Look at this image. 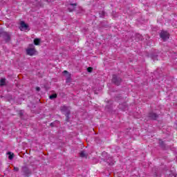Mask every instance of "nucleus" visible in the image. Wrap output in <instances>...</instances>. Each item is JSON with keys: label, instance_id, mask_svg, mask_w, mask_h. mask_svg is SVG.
<instances>
[{"label": "nucleus", "instance_id": "nucleus-1", "mask_svg": "<svg viewBox=\"0 0 177 177\" xmlns=\"http://www.w3.org/2000/svg\"><path fill=\"white\" fill-rule=\"evenodd\" d=\"M26 53L27 55H29V56H34V55H37V53L35 50V47L32 44H30L26 49Z\"/></svg>", "mask_w": 177, "mask_h": 177}, {"label": "nucleus", "instance_id": "nucleus-2", "mask_svg": "<svg viewBox=\"0 0 177 177\" xmlns=\"http://www.w3.org/2000/svg\"><path fill=\"white\" fill-rule=\"evenodd\" d=\"M19 30H21V31H30V26L24 23V21H21Z\"/></svg>", "mask_w": 177, "mask_h": 177}, {"label": "nucleus", "instance_id": "nucleus-3", "mask_svg": "<svg viewBox=\"0 0 177 177\" xmlns=\"http://www.w3.org/2000/svg\"><path fill=\"white\" fill-rule=\"evenodd\" d=\"M160 38L163 39V41H167L169 38V33L167 31H162L160 33Z\"/></svg>", "mask_w": 177, "mask_h": 177}, {"label": "nucleus", "instance_id": "nucleus-4", "mask_svg": "<svg viewBox=\"0 0 177 177\" xmlns=\"http://www.w3.org/2000/svg\"><path fill=\"white\" fill-rule=\"evenodd\" d=\"M112 82L115 84V85H120V84L121 83V78H120L117 75H114L113 76Z\"/></svg>", "mask_w": 177, "mask_h": 177}, {"label": "nucleus", "instance_id": "nucleus-5", "mask_svg": "<svg viewBox=\"0 0 177 177\" xmlns=\"http://www.w3.org/2000/svg\"><path fill=\"white\" fill-rule=\"evenodd\" d=\"M61 111L62 113H66V118H68V115L70 114V110L68 109V107L64 106L61 108Z\"/></svg>", "mask_w": 177, "mask_h": 177}, {"label": "nucleus", "instance_id": "nucleus-6", "mask_svg": "<svg viewBox=\"0 0 177 177\" xmlns=\"http://www.w3.org/2000/svg\"><path fill=\"white\" fill-rule=\"evenodd\" d=\"M75 6H77V4H70L68 6V9L69 12H73L74 9H75Z\"/></svg>", "mask_w": 177, "mask_h": 177}, {"label": "nucleus", "instance_id": "nucleus-7", "mask_svg": "<svg viewBox=\"0 0 177 177\" xmlns=\"http://www.w3.org/2000/svg\"><path fill=\"white\" fill-rule=\"evenodd\" d=\"M149 118H151V120H157V114L154 113H151L149 114Z\"/></svg>", "mask_w": 177, "mask_h": 177}, {"label": "nucleus", "instance_id": "nucleus-8", "mask_svg": "<svg viewBox=\"0 0 177 177\" xmlns=\"http://www.w3.org/2000/svg\"><path fill=\"white\" fill-rule=\"evenodd\" d=\"M6 83V79L2 78L1 80H0V86H3V85H5Z\"/></svg>", "mask_w": 177, "mask_h": 177}, {"label": "nucleus", "instance_id": "nucleus-9", "mask_svg": "<svg viewBox=\"0 0 177 177\" xmlns=\"http://www.w3.org/2000/svg\"><path fill=\"white\" fill-rule=\"evenodd\" d=\"M7 154H8L9 160H13V157H15V154H13V153L8 152Z\"/></svg>", "mask_w": 177, "mask_h": 177}, {"label": "nucleus", "instance_id": "nucleus-10", "mask_svg": "<svg viewBox=\"0 0 177 177\" xmlns=\"http://www.w3.org/2000/svg\"><path fill=\"white\" fill-rule=\"evenodd\" d=\"M40 43H41V39H34L35 45H39Z\"/></svg>", "mask_w": 177, "mask_h": 177}, {"label": "nucleus", "instance_id": "nucleus-11", "mask_svg": "<svg viewBox=\"0 0 177 177\" xmlns=\"http://www.w3.org/2000/svg\"><path fill=\"white\" fill-rule=\"evenodd\" d=\"M59 121H55L50 124L51 127H57L59 125Z\"/></svg>", "mask_w": 177, "mask_h": 177}, {"label": "nucleus", "instance_id": "nucleus-12", "mask_svg": "<svg viewBox=\"0 0 177 177\" xmlns=\"http://www.w3.org/2000/svg\"><path fill=\"white\" fill-rule=\"evenodd\" d=\"M56 97H57V94H53V95H50V97H49L50 99H56Z\"/></svg>", "mask_w": 177, "mask_h": 177}, {"label": "nucleus", "instance_id": "nucleus-13", "mask_svg": "<svg viewBox=\"0 0 177 177\" xmlns=\"http://www.w3.org/2000/svg\"><path fill=\"white\" fill-rule=\"evenodd\" d=\"M80 157H86V153L84 151L80 152Z\"/></svg>", "mask_w": 177, "mask_h": 177}, {"label": "nucleus", "instance_id": "nucleus-14", "mask_svg": "<svg viewBox=\"0 0 177 177\" xmlns=\"http://www.w3.org/2000/svg\"><path fill=\"white\" fill-rule=\"evenodd\" d=\"M6 34V41H9V39H10V36L7 33V32H5Z\"/></svg>", "mask_w": 177, "mask_h": 177}, {"label": "nucleus", "instance_id": "nucleus-15", "mask_svg": "<svg viewBox=\"0 0 177 177\" xmlns=\"http://www.w3.org/2000/svg\"><path fill=\"white\" fill-rule=\"evenodd\" d=\"M87 71H88V73H92V68L91 67H88L87 68Z\"/></svg>", "mask_w": 177, "mask_h": 177}, {"label": "nucleus", "instance_id": "nucleus-16", "mask_svg": "<svg viewBox=\"0 0 177 177\" xmlns=\"http://www.w3.org/2000/svg\"><path fill=\"white\" fill-rule=\"evenodd\" d=\"M14 170L17 171H19V168H17V167H14Z\"/></svg>", "mask_w": 177, "mask_h": 177}, {"label": "nucleus", "instance_id": "nucleus-17", "mask_svg": "<svg viewBox=\"0 0 177 177\" xmlns=\"http://www.w3.org/2000/svg\"><path fill=\"white\" fill-rule=\"evenodd\" d=\"M64 74H68V72L67 71H64Z\"/></svg>", "mask_w": 177, "mask_h": 177}, {"label": "nucleus", "instance_id": "nucleus-18", "mask_svg": "<svg viewBox=\"0 0 177 177\" xmlns=\"http://www.w3.org/2000/svg\"><path fill=\"white\" fill-rule=\"evenodd\" d=\"M36 89H37V91H39L40 88H39V87H37Z\"/></svg>", "mask_w": 177, "mask_h": 177}, {"label": "nucleus", "instance_id": "nucleus-19", "mask_svg": "<svg viewBox=\"0 0 177 177\" xmlns=\"http://www.w3.org/2000/svg\"><path fill=\"white\" fill-rule=\"evenodd\" d=\"M46 1H47V2H50V1H49V0H46Z\"/></svg>", "mask_w": 177, "mask_h": 177}]
</instances>
